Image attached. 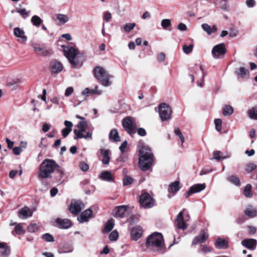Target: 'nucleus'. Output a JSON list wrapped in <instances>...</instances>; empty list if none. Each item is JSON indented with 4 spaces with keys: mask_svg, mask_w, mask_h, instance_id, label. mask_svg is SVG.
I'll list each match as a JSON object with an SVG mask.
<instances>
[{
    "mask_svg": "<svg viewBox=\"0 0 257 257\" xmlns=\"http://www.w3.org/2000/svg\"><path fill=\"white\" fill-rule=\"evenodd\" d=\"M64 56L68 60L71 67L75 68H80L83 63L82 54L79 53L76 47L70 45H62Z\"/></svg>",
    "mask_w": 257,
    "mask_h": 257,
    "instance_id": "f257e3e1",
    "label": "nucleus"
},
{
    "mask_svg": "<svg viewBox=\"0 0 257 257\" xmlns=\"http://www.w3.org/2000/svg\"><path fill=\"white\" fill-rule=\"evenodd\" d=\"M139 153L140 168L143 171L148 170L153 165L154 159L151 149L148 146L142 145L140 147Z\"/></svg>",
    "mask_w": 257,
    "mask_h": 257,
    "instance_id": "f03ea898",
    "label": "nucleus"
},
{
    "mask_svg": "<svg viewBox=\"0 0 257 257\" xmlns=\"http://www.w3.org/2000/svg\"><path fill=\"white\" fill-rule=\"evenodd\" d=\"M58 168L59 166L54 160L46 159L40 165L39 177L42 179L51 177V174Z\"/></svg>",
    "mask_w": 257,
    "mask_h": 257,
    "instance_id": "7ed1b4c3",
    "label": "nucleus"
},
{
    "mask_svg": "<svg viewBox=\"0 0 257 257\" xmlns=\"http://www.w3.org/2000/svg\"><path fill=\"white\" fill-rule=\"evenodd\" d=\"M163 236L158 232L152 233L146 241V246L148 248L154 251L164 252Z\"/></svg>",
    "mask_w": 257,
    "mask_h": 257,
    "instance_id": "20e7f679",
    "label": "nucleus"
},
{
    "mask_svg": "<svg viewBox=\"0 0 257 257\" xmlns=\"http://www.w3.org/2000/svg\"><path fill=\"white\" fill-rule=\"evenodd\" d=\"M95 77L99 83L104 87H108L111 85L110 78L112 77L103 67H96L93 70Z\"/></svg>",
    "mask_w": 257,
    "mask_h": 257,
    "instance_id": "39448f33",
    "label": "nucleus"
},
{
    "mask_svg": "<svg viewBox=\"0 0 257 257\" xmlns=\"http://www.w3.org/2000/svg\"><path fill=\"white\" fill-rule=\"evenodd\" d=\"M87 122L86 121H81L77 124V128L74 130L75 136L74 139L84 138L85 139L91 140L92 132L88 131L86 132Z\"/></svg>",
    "mask_w": 257,
    "mask_h": 257,
    "instance_id": "423d86ee",
    "label": "nucleus"
},
{
    "mask_svg": "<svg viewBox=\"0 0 257 257\" xmlns=\"http://www.w3.org/2000/svg\"><path fill=\"white\" fill-rule=\"evenodd\" d=\"M122 125L126 132L131 136L136 133L137 124L136 119L132 116H127L124 118L122 121Z\"/></svg>",
    "mask_w": 257,
    "mask_h": 257,
    "instance_id": "0eeeda50",
    "label": "nucleus"
},
{
    "mask_svg": "<svg viewBox=\"0 0 257 257\" xmlns=\"http://www.w3.org/2000/svg\"><path fill=\"white\" fill-rule=\"evenodd\" d=\"M159 113L162 121L170 119L172 113L171 107L165 103H161L159 106Z\"/></svg>",
    "mask_w": 257,
    "mask_h": 257,
    "instance_id": "6e6552de",
    "label": "nucleus"
},
{
    "mask_svg": "<svg viewBox=\"0 0 257 257\" xmlns=\"http://www.w3.org/2000/svg\"><path fill=\"white\" fill-rule=\"evenodd\" d=\"M139 202L141 206L145 208H150L155 204L154 199L148 193H144L140 196Z\"/></svg>",
    "mask_w": 257,
    "mask_h": 257,
    "instance_id": "1a4fd4ad",
    "label": "nucleus"
},
{
    "mask_svg": "<svg viewBox=\"0 0 257 257\" xmlns=\"http://www.w3.org/2000/svg\"><path fill=\"white\" fill-rule=\"evenodd\" d=\"M226 52L225 45L224 43H220L215 45L212 50V55L214 58L219 59L223 56Z\"/></svg>",
    "mask_w": 257,
    "mask_h": 257,
    "instance_id": "9d476101",
    "label": "nucleus"
},
{
    "mask_svg": "<svg viewBox=\"0 0 257 257\" xmlns=\"http://www.w3.org/2000/svg\"><path fill=\"white\" fill-rule=\"evenodd\" d=\"M84 208V204L81 201L72 202L70 207V211L73 214L77 215Z\"/></svg>",
    "mask_w": 257,
    "mask_h": 257,
    "instance_id": "9b49d317",
    "label": "nucleus"
},
{
    "mask_svg": "<svg viewBox=\"0 0 257 257\" xmlns=\"http://www.w3.org/2000/svg\"><path fill=\"white\" fill-rule=\"evenodd\" d=\"M34 51L37 54L41 56H47L52 53V50L50 49H47L45 47H41L39 44H34L32 45Z\"/></svg>",
    "mask_w": 257,
    "mask_h": 257,
    "instance_id": "f8f14e48",
    "label": "nucleus"
},
{
    "mask_svg": "<svg viewBox=\"0 0 257 257\" xmlns=\"http://www.w3.org/2000/svg\"><path fill=\"white\" fill-rule=\"evenodd\" d=\"M14 35L18 38V41L21 44H26L27 41V37L25 35V32L19 27L14 29Z\"/></svg>",
    "mask_w": 257,
    "mask_h": 257,
    "instance_id": "ddd939ff",
    "label": "nucleus"
},
{
    "mask_svg": "<svg viewBox=\"0 0 257 257\" xmlns=\"http://www.w3.org/2000/svg\"><path fill=\"white\" fill-rule=\"evenodd\" d=\"M206 188V185L205 183L203 184H196L192 186L188 191L186 193V197L188 198L191 195L199 192Z\"/></svg>",
    "mask_w": 257,
    "mask_h": 257,
    "instance_id": "4468645a",
    "label": "nucleus"
},
{
    "mask_svg": "<svg viewBox=\"0 0 257 257\" xmlns=\"http://www.w3.org/2000/svg\"><path fill=\"white\" fill-rule=\"evenodd\" d=\"M93 212L91 209H88L84 211L77 218V220L80 223L87 222L92 217Z\"/></svg>",
    "mask_w": 257,
    "mask_h": 257,
    "instance_id": "2eb2a0df",
    "label": "nucleus"
},
{
    "mask_svg": "<svg viewBox=\"0 0 257 257\" xmlns=\"http://www.w3.org/2000/svg\"><path fill=\"white\" fill-rule=\"evenodd\" d=\"M241 243L246 248L253 250L256 248L257 241L255 239L247 238L242 240Z\"/></svg>",
    "mask_w": 257,
    "mask_h": 257,
    "instance_id": "dca6fc26",
    "label": "nucleus"
},
{
    "mask_svg": "<svg viewBox=\"0 0 257 257\" xmlns=\"http://www.w3.org/2000/svg\"><path fill=\"white\" fill-rule=\"evenodd\" d=\"M50 70L52 73L57 74L62 71L63 66L59 61L54 60L51 62L50 64Z\"/></svg>",
    "mask_w": 257,
    "mask_h": 257,
    "instance_id": "f3484780",
    "label": "nucleus"
},
{
    "mask_svg": "<svg viewBox=\"0 0 257 257\" xmlns=\"http://www.w3.org/2000/svg\"><path fill=\"white\" fill-rule=\"evenodd\" d=\"M185 209H183L181 211L179 214L177 215L176 221L177 222V226L179 229H182L184 230L186 228L187 226L183 218V213Z\"/></svg>",
    "mask_w": 257,
    "mask_h": 257,
    "instance_id": "a211bd4d",
    "label": "nucleus"
},
{
    "mask_svg": "<svg viewBox=\"0 0 257 257\" xmlns=\"http://www.w3.org/2000/svg\"><path fill=\"white\" fill-rule=\"evenodd\" d=\"M11 253V248L5 242H0V256L8 257Z\"/></svg>",
    "mask_w": 257,
    "mask_h": 257,
    "instance_id": "6ab92c4d",
    "label": "nucleus"
},
{
    "mask_svg": "<svg viewBox=\"0 0 257 257\" xmlns=\"http://www.w3.org/2000/svg\"><path fill=\"white\" fill-rule=\"evenodd\" d=\"M143 229L140 226L134 227L131 230V236L133 240H137L142 235Z\"/></svg>",
    "mask_w": 257,
    "mask_h": 257,
    "instance_id": "aec40b11",
    "label": "nucleus"
},
{
    "mask_svg": "<svg viewBox=\"0 0 257 257\" xmlns=\"http://www.w3.org/2000/svg\"><path fill=\"white\" fill-rule=\"evenodd\" d=\"M55 222L59 228L63 229L69 228L72 225L71 221L68 219H61L58 218L55 220Z\"/></svg>",
    "mask_w": 257,
    "mask_h": 257,
    "instance_id": "412c9836",
    "label": "nucleus"
},
{
    "mask_svg": "<svg viewBox=\"0 0 257 257\" xmlns=\"http://www.w3.org/2000/svg\"><path fill=\"white\" fill-rule=\"evenodd\" d=\"M18 216L20 218L24 219L31 217L33 215V212L30 208L27 206H25L19 211Z\"/></svg>",
    "mask_w": 257,
    "mask_h": 257,
    "instance_id": "4be33fe9",
    "label": "nucleus"
},
{
    "mask_svg": "<svg viewBox=\"0 0 257 257\" xmlns=\"http://www.w3.org/2000/svg\"><path fill=\"white\" fill-rule=\"evenodd\" d=\"M100 154L102 156V163L104 165H108L110 159L111 152L109 150L105 149H100Z\"/></svg>",
    "mask_w": 257,
    "mask_h": 257,
    "instance_id": "5701e85b",
    "label": "nucleus"
},
{
    "mask_svg": "<svg viewBox=\"0 0 257 257\" xmlns=\"http://www.w3.org/2000/svg\"><path fill=\"white\" fill-rule=\"evenodd\" d=\"M208 237V234L203 231L199 235L196 236L192 241V244L196 245L198 243L204 242Z\"/></svg>",
    "mask_w": 257,
    "mask_h": 257,
    "instance_id": "b1692460",
    "label": "nucleus"
},
{
    "mask_svg": "<svg viewBox=\"0 0 257 257\" xmlns=\"http://www.w3.org/2000/svg\"><path fill=\"white\" fill-rule=\"evenodd\" d=\"M244 213L249 218H254L257 216V210L253 206L248 205L245 209Z\"/></svg>",
    "mask_w": 257,
    "mask_h": 257,
    "instance_id": "393cba45",
    "label": "nucleus"
},
{
    "mask_svg": "<svg viewBox=\"0 0 257 257\" xmlns=\"http://www.w3.org/2000/svg\"><path fill=\"white\" fill-rule=\"evenodd\" d=\"M116 210L114 215V217L119 218H122L124 217L125 213L127 210V206L121 205L117 207Z\"/></svg>",
    "mask_w": 257,
    "mask_h": 257,
    "instance_id": "a878e982",
    "label": "nucleus"
},
{
    "mask_svg": "<svg viewBox=\"0 0 257 257\" xmlns=\"http://www.w3.org/2000/svg\"><path fill=\"white\" fill-rule=\"evenodd\" d=\"M64 124H65L66 127L62 130V134L63 137L64 138H66L68 136L69 134L71 132L72 127L73 126V123L71 121L65 120L64 121Z\"/></svg>",
    "mask_w": 257,
    "mask_h": 257,
    "instance_id": "bb28decb",
    "label": "nucleus"
},
{
    "mask_svg": "<svg viewBox=\"0 0 257 257\" xmlns=\"http://www.w3.org/2000/svg\"><path fill=\"white\" fill-rule=\"evenodd\" d=\"M99 178L103 181L111 182L113 181L114 177L110 172L104 171L102 172Z\"/></svg>",
    "mask_w": 257,
    "mask_h": 257,
    "instance_id": "cd10ccee",
    "label": "nucleus"
},
{
    "mask_svg": "<svg viewBox=\"0 0 257 257\" xmlns=\"http://www.w3.org/2000/svg\"><path fill=\"white\" fill-rule=\"evenodd\" d=\"M216 247L224 249L228 247V241L225 239L218 238L214 243Z\"/></svg>",
    "mask_w": 257,
    "mask_h": 257,
    "instance_id": "c85d7f7f",
    "label": "nucleus"
},
{
    "mask_svg": "<svg viewBox=\"0 0 257 257\" xmlns=\"http://www.w3.org/2000/svg\"><path fill=\"white\" fill-rule=\"evenodd\" d=\"M181 188L180 182L179 181H175L169 185L168 191L170 193H176Z\"/></svg>",
    "mask_w": 257,
    "mask_h": 257,
    "instance_id": "c756f323",
    "label": "nucleus"
},
{
    "mask_svg": "<svg viewBox=\"0 0 257 257\" xmlns=\"http://www.w3.org/2000/svg\"><path fill=\"white\" fill-rule=\"evenodd\" d=\"M247 113L249 118L257 120V106H254L249 109Z\"/></svg>",
    "mask_w": 257,
    "mask_h": 257,
    "instance_id": "7c9ffc66",
    "label": "nucleus"
},
{
    "mask_svg": "<svg viewBox=\"0 0 257 257\" xmlns=\"http://www.w3.org/2000/svg\"><path fill=\"white\" fill-rule=\"evenodd\" d=\"M109 138L110 140L113 141L114 142H117L120 141V137L118 135V133L116 129H112L109 135Z\"/></svg>",
    "mask_w": 257,
    "mask_h": 257,
    "instance_id": "2f4dec72",
    "label": "nucleus"
},
{
    "mask_svg": "<svg viewBox=\"0 0 257 257\" xmlns=\"http://www.w3.org/2000/svg\"><path fill=\"white\" fill-rule=\"evenodd\" d=\"M73 250V247L71 244H66L58 250L60 253H66L71 252Z\"/></svg>",
    "mask_w": 257,
    "mask_h": 257,
    "instance_id": "473e14b6",
    "label": "nucleus"
},
{
    "mask_svg": "<svg viewBox=\"0 0 257 257\" xmlns=\"http://www.w3.org/2000/svg\"><path fill=\"white\" fill-rule=\"evenodd\" d=\"M252 186L250 184H247L244 187L243 191V194L245 197L247 198H251L252 196V193L251 192Z\"/></svg>",
    "mask_w": 257,
    "mask_h": 257,
    "instance_id": "72a5a7b5",
    "label": "nucleus"
},
{
    "mask_svg": "<svg viewBox=\"0 0 257 257\" xmlns=\"http://www.w3.org/2000/svg\"><path fill=\"white\" fill-rule=\"evenodd\" d=\"M227 180L235 186H239L240 181L239 178L236 176L231 175L227 177Z\"/></svg>",
    "mask_w": 257,
    "mask_h": 257,
    "instance_id": "f704fd0d",
    "label": "nucleus"
},
{
    "mask_svg": "<svg viewBox=\"0 0 257 257\" xmlns=\"http://www.w3.org/2000/svg\"><path fill=\"white\" fill-rule=\"evenodd\" d=\"M198 71H200L202 73V76L200 81L197 82V85L200 87H202L204 86V77L206 75V73L204 71L201 66H199Z\"/></svg>",
    "mask_w": 257,
    "mask_h": 257,
    "instance_id": "c9c22d12",
    "label": "nucleus"
},
{
    "mask_svg": "<svg viewBox=\"0 0 257 257\" xmlns=\"http://www.w3.org/2000/svg\"><path fill=\"white\" fill-rule=\"evenodd\" d=\"M223 114L224 116L231 115L234 111L233 108L229 105H225L223 107Z\"/></svg>",
    "mask_w": 257,
    "mask_h": 257,
    "instance_id": "e433bc0d",
    "label": "nucleus"
},
{
    "mask_svg": "<svg viewBox=\"0 0 257 257\" xmlns=\"http://www.w3.org/2000/svg\"><path fill=\"white\" fill-rule=\"evenodd\" d=\"M237 74L242 78H245L248 76V71L243 67H240L236 71Z\"/></svg>",
    "mask_w": 257,
    "mask_h": 257,
    "instance_id": "4c0bfd02",
    "label": "nucleus"
},
{
    "mask_svg": "<svg viewBox=\"0 0 257 257\" xmlns=\"http://www.w3.org/2000/svg\"><path fill=\"white\" fill-rule=\"evenodd\" d=\"M23 82V80L21 78L15 79L8 83V85L10 86H13L14 89H16L18 87V84H21Z\"/></svg>",
    "mask_w": 257,
    "mask_h": 257,
    "instance_id": "58836bf2",
    "label": "nucleus"
},
{
    "mask_svg": "<svg viewBox=\"0 0 257 257\" xmlns=\"http://www.w3.org/2000/svg\"><path fill=\"white\" fill-rule=\"evenodd\" d=\"M114 227V221L112 219L107 220L104 227V230L106 232H110Z\"/></svg>",
    "mask_w": 257,
    "mask_h": 257,
    "instance_id": "ea45409f",
    "label": "nucleus"
},
{
    "mask_svg": "<svg viewBox=\"0 0 257 257\" xmlns=\"http://www.w3.org/2000/svg\"><path fill=\"white\" fill-rule=\"evenodd\" d=\"M213 155L214 159L215 160H216L217 161H219L220 159H226L230 157V156H228L226 157L223 156L222 153L220 151H214L213 153Z\"/></svg>",
    "mask_w": 257,
    "mask_h": 257,
    "instance_id": "a19ab883",
    "label": "nucleus"
},
{
    "mask_svg": "<svg viewBox=\"0 0 257 257\" xmlns=\"http://www.w3.org/2000/svg\"><path fill=\"white\" fill-rule=\"evenodd\" d=\"M31 22L37 27L39 26L42 22V19L38 16H34L31 18Z\"/></svg>",
    "mask_w": 257,
    "mask_h": 257,
    "instance_id": "79ce46f5",
    "label": "nucleus"
},
{
    "mask_svg": "<svg viewBox=\"0 0 257 257\" xmlns=\"http://www.w3.org/2000/svg\"><path fill=\"white\" fill-rule=\"evenodd\" d=\"M57 19L59 21L61 24H65L69 20V18L67 16L59 14L56 15Z\"/></svg>",
    "mask_w": 257,
    "mask_h": 257,
    "instance_id": "37998d69",
    "label": "nucleus"
},
{
    "mask_svg": "<svg viewBox=\"0 0 257 257\" xmlns=\"http://www.w3.org/2000/svg\"><path fill=\"white\" fill-rule=\"evenodd\" d=\"M14 231L19 235H23L25 232L21 224H16L14 228Z\"/></svg>",
    "mask_w": 257,
    "mask_h": 257,
    "instance_id": "c03bdc74",
    "label": "nucleus"
},
{
    "mask_svg": "<svg viewBox=\"0 0 257 257\" xmlns=\"http://www.w3.org/2000/svg\"><path fill=\"white\" fill-rule=\"evenodd\" d=\"M42 239L46 242H53L54 241V237L50 233H46L42 236Z\"/></svg>",
    "mask_w": 257,
    "mask_h": 257,
    "instance_id": "a18cd8bd",
    "label": "nucleus"
},
{
    "mask_svg": "<svg viewBox=\"0 0 257 257\" xmlns=\"http://www.w3.org/2000/svg\"><path fill=\"white\" fill-rule=\"evenodd\" d=\"M135 26L136 24L135 23H126L124 25L123 28L126 32L129 33L134 29Z\"/></svg>",
    "mask_w": 257,
    "mask_h": 257,
    "instance_id": "49530a36",
    "label": "nucleus"
},
{
    "mask_svg": "<svg viewBox=\"0 0 257 257\" xmlns=\"http://www.w3.org/2000/svg\"><path fill=\"white\" fill-rule=\"evenodd\" d=\"M193 47H194V45L193 44H190L189 45H184L183 46L182 49H183V52L185 54H188L190 53L192 51Z\"/></svg>",
    "mask_w": 257,
    "mask_h": 257,
    "instance_id": "de8ad7c7",
    "label": "nucleus"
},
{
    "mask_svg": "<svg viewBox=\"0 0 257 257\" xmlns=\"http://www.w3.org/2000/svg\"><path fill=\"white\" fill-rule=\"evenodd\" d=\"M216 130L218 132H220L222 129V120L220 118H216L214 120Z\"/></svg>",
    "mask_w": 257,
    "mask_h": 257,
    "instance_id": "09e8293b",
    "label": "nucleus"
},
{
    "mask_svg": "<svg viewBox=\"0 0 257 257\" xmlns=\"http://www.w3.org/2000/svg\"><path fill=\"white\" fill-rule=\"evenodd\" d=\"M202 29L206 32L208 35H211L212 33L211 27L207 24H203L201 25Z\"/></svg>",
    "mask_w": 257,
    "mask_h": 257,
    "instance_id": "8fccbe9b",
    "label": "nucleus"
},
{
    "mask_svg": "<svg viewBox=\"0 0 257 257\" xmlns=\"http://www.w3.org/2000/svg\"><path fill=\"white\" fill-rule=\"evenodd\" d=\"M118 233L116 230L112 231L109 235V238L111 241H115L117 239Z\"/></svg>",
    "mask_w": 257,
    "mask_h": 257,
    "instance_id": "3c124183",
    "label": "nucleus"
},
{
    "mask_svg": "<svg viewBox=\"0 0 257 257\" xmlns=\"http://www.w3.org/2000/svg\"><path fill=\"white\" fill-rule=\"evenodd\" d=\"M175 134L176 136H178L181 141L182 146H183V144L184 143L185 140L179 128H176L175 130Z\"/></svg>",
    "mask_w": 257,
    "mask_h": 257,
    "instance_id": "603ef678",
    "label": "nucleus"
},
{
    "mask_svg": "<svg viewBox=\"0 0 257 257\" xmlns=\"http://www.w3.org/2000/svg\"><path fill=\"white\" fill-rule=\"evenodd\" d=\"M133 182V179L128 176H126L123 179V185L126 186L131 184Z\"/></svg>",
    "mask_w": 257,
    "mask_h": 257,
    "instance_id": "864d4df0",
    "label": "nucleus"
},
{
    "mask_svg": "<svg viewBox=\"0 0 257 257\" xmlns=\"http://www.w3.org/2000/svg\"><path fill=\"white\" fill-rule=\"evenodd\" d=\"M171 25V20L170 19H164L161 22V26L164 29H167Z\"/></svg>",
    "mask_w": 257,
    "mask_h": 257,
    "instance_id": "5fc2aeb1",
    "label": "nucleus"
},
{
    "mask_svg": "<svg viewBox=\"0 0 257 257\" xmlns=\"http://www.w3.org/2000/svg\"><path fill=\"white\" fill-rule=\"evenodd\" d=\"M38 229V225L36 224H31L28 227V230L31 233H33Z\"/></svg>",
    "mask_w": 257,
    "mask_h": 257,
    "instance_id": "6e6d98bb",
    "label": "nucleus"
},
{
    "mask_svg": "<svg viewBox=\"0 0 257 257\" xmlns=\"http://www.w3.org/2000/svg\"><path fill=\"white\" fill-rule=\"evenodd\" d=\"M17 13L20 14L24 19L29 16V12H27L25 9H21L17 10Z\"/></svg>",
    "mask_w": 257,
    "mask_h": 257,
    "instance_id": "4d7b16f0",
    "label": "nucleus"
},
{
    "mask_svg": "<svg viewBox=\"0 0 257 257\" xmlns=\"http://www.w3.org/2000/svg\"><path fill=\"white\" fill-rule=\"evenodd\" d=\"M80 169L83 172L88 171L89 169V165L84 162H81L79 165Z\"/></svg>",
    "mask_w": 257,
    "mask_h": 257,
    "instance_id": "13d9d810",
    "label": "nucleus"
},
{
    "mask_svg": "<svg viewBox=\"0 0 257 257\" xmlns=\"http://www.w3.org/2000/svg\"><path fill=\"white\" fill-rule=\"evenodd\" d=\"M256 168V166L254 164L249 163L247 165L245 170L248 173H250L253 170H255Z\"/></svg>",
    "mask_w": 257,
    "mask_h": 257,
    "instance_id": "bf43d9fd",
    "label": "nucleus"
},
{
    "mask_svg": "<svg viewBox=\"0 0 257 257\" xmlns=\"http://www.w3.org/2000/svg\"><path fill=\"white\" fill-rule=\"evenodd\" d=\"M98 86L97 85L95 86V88L93 89H90V94H97V95H101L102 93V91L101 90L98 89Z\"/></svg>",
    "mask_w": 257,
    "mask_h": 257,
    "instance_id": "052dcab7",
    "label": "nucleus"
},
{
    "mask_svg": "<svg viewBox=\"0 0 257 257\" xmlns=\"http://www.w3.org/2000/svg\"><path fill=\"white\" fill-rule=\"evenodd\" d=\"M127 146V142L126 141H124L120 146L119 149L120 151L123 153L125 152V150L126 149Z\"/></svg>",
    "mask_w": 257,
    "mask_h": 257,
    "instance_id": "680f3d73",
    "label": "nucleus"
},
{
    "mask_svg": "<svg viewBox=\"0 0 257 257\" xmlns=\"http://www.w3.org/2000/svg\"><path fill=\"white\" fill-rule=\"evenodd\" d=\"M201 250L203 253H207L212 251V249L207 245H202L201 246Z\"/></svg>",
    "mask_w": 257,
    "mask_h": 257,
    "instance_id": "e2e57ef3",
    "label": "nucleus"
},
{
    "mask_svg": "<svg viewBox=\"0 0 257 257\" xmlns=\"http://www.w3.org/2000/svg\"><path fill=\"white\" fill-rule=\"evenodd\" d=\"M74 92V89L72 87H68L66 88L65 92V95L67 97L71 95Z\"/></svg>",
    "mask_w": 257,
    "mask_h": 257,
    "instance_id": "0e129e2a",
    "label": "nucleus"
},
{
    "mask_svg": "<svg viewBox=\"0 0 257 257\" xmlns=\"http://www.w3.org/2000/svg\"><path fill=\"white\" fill-rule=\"evenodd\" d=\"M22 152V149L20 147H15L13 148V152L16 155H19Z\"/></svg>",
    "mask_w": 257,
    "mask_h": 257,
    "instance_id": "69168bd1",
    "label": "nucleus"
},
{
    "mask_svg": "<svg viewBox=\"0 0 257 257\" xmlns=\"http://www.w3.org/2000/svg\"><path fill=\"white\" fill-rule=\"evenodd\" d=\"M138 134L142 137H144L146 135L147 133L146 130L143 127H140L137 131Z\"/></svg>",
    "mask_w": 257,
    "mask_h": 257,
    "instance_id": "338daca9",
    "label": "nucleus"
},
{
    "mask_svg": "<svg viewBox=\"0 0 257 257\" xmlns=\"http://www.w3.org/2000/svg\"><path fill=\"white\" fill-rule=\"evenodd\" d=\"M177 29L180 31H184L187 30V27L185 24L181 23L178 25Z\"/></svg>",
    "mask_w": 257,
    "mask_h": 257,
    "instance_id": "774afa93",
    "label": "nucleus"
}]
</instances>
